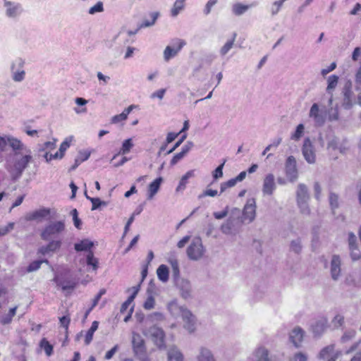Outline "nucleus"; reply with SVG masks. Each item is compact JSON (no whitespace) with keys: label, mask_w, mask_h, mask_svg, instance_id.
Here are the masks:
<instances>
[{"label":"nucleus","mask_w":361,"mask_h":361,"mask_svg":"<svg viewBox=\"0 0 361 361\" xmlns=\"http://www.w3.org/2000/svg\"><path fill=\"white\" fill-rule=\"evenodd\" d=\"M185 45V42L180 39H176L172 42L171 45H168L164 51V59L169 61L175 57L182 48Z\"/></svg>","instance_id":"10"},{"label":"nucleus","mask_w":361,"mask_h":361,"mask_svg":"<svg viewBox=\"0 0 361 361\" xmlns=\"http://www.w3.org/2000/svg\"><path fill=\"white\" fill-rule=\"evenodd\" d=\"M86 263L87 266L92 267L93 271L97 270L99 267V260L97 258L94 257L92 251H90L87 252L86 256Z\"/></svg>","instance_id":"38"},{"label":"nucleus","mask_w":361,"mask_h":361,"mask_svg":"<svg viewBox=\"0 0 361 361\" xmlns=\"http://www.w3.org/2000/svg\"><path fill=\"white\" fill-rule=\"evenodd\" d=\"M332 323L336 328L341 326L344 323V317L341 314H336L333 319Z\"/></svg>","instance_id":"58"},{"label":"nucleus","mask_w":361,"mask_h":361,"mask_svg":"<svg viewBox=\"0 0 361 361\" xmlns=\"http://www.w3.org/2000/svg\"><path fill=\"white\" fill-rule=\"evenodd\" d=\"M85 197L87 200H89L92 202V210H95L98 209L101 205L104 204L105 205L106 203L104 202H102L99 198L98 197H90L87 195V192H85Z\"/></svg>","instance_id":"46"},{"label":"nucleus","mask_w":361,"mask_h":361,"mask_svg":"<svg viewBox=\"0 0 361 361\" xmlns=\"http://www.w3.org/2000/svg\"><path fill=\"white\" fill-rule=\"evenodd\" d=\"M302 155L309 164H314L316 161V154L314 147L309 137L304 140L302 148Z\"/></svg>","instance_id":"12"},{"label":"nucleus","mask_w":361,"mask_h":361,"mask_svg":"<svg viewBox=\"0 0 361 361\" xmlns=\"http://www.w3.org/2000/svg\"><path fill=\"white\" fill-rule=\"evenodd\" d=\"M134 147L133 138H128L123 140L118 154L125 155L128 154Z\"/></svg>","instance_id":"34"},{"label":"nucleus","mask_w":361,"mask_h":361,"mask_svg":"<svg viewBox=\"0 0 361 361\" xmlns=\"http://www.w3.org/2000/svg\"><path fill=\"white\" fill-rule=\"evenodd\" d=\"M169 262L172 268V274L174 281L176 282L181 280L182 279L180 278V270L178 260L176 258H171L169 259Z\"/></svg>","instance_id":"37"},{"label":"nucleus","mask_w":361,"mask_h":361,"mask_svg":"<svg viewBox=\"0 0 361 361\" xmlns=\"http://www.w3.org/2000/svg\"><path fill=\"white\" fill-rule=\"evenodd\" d=\"M350 250V256L353 260H357L361 257V253L360 250L357 247V246H352V247H349Z\"/></svg>","instance_id":"57"},{"label":"nucleus","mask_w":361,"mask_h":361,"mask_svg":"<svg viewBox=\"0 0 361 361\" xmlns=\"http://www.w3.org/2000/svg\"><path fill=\"white\" fill-rule=\"evenodd\" d=\"M319 358L326 361H336L337 356L334 353V345H330L322 348L319 354Z\"/></svg>","instance_id":"18"},{"label":"nucleus","mask_w":361,"mask_h":361,"mask_svg":"<svg viewBox=\"0 0 361 361\" xmlns=\"http://www.w3.org/2000/svg\"><path fill=\"white\" fill-rule=\"evenodd\" d=\"M276 188L275 178L272 173L265 176L262 184V192L264 195H271Z\"/></svg>","instance_id":"16"},{"label":"nucleus","mask_w":361,"mask_h":361,"mask_svg":"<svg viewBox=\"0 0 361 361\" xmlns=\"http://www.w3.org/2000/svg\"><path fill=\"white\" fill-rule=\"evenodd\" d=\"M157 275L158 279L163 283L169 281V271L165 264H161L157 269Z\"/></svg>","instance_id":"33"},{"label":"nucleus","mask_w":361,"mask_h":361,"mask_svg":"<svg viewBox=\"0 0 361 361\" xmlns=\"http://www.w3.org/2000/svg\"><path fill=\"white\" fill-rule=\"evenodd\" d=\"M309 200V195L305 185L300 183L297 190V201Z\"/></svg>","instance_id":"39"},{"label":"nucleus","mask_w":361,"mask_h":361,"mask_svg":"<svg viewBox=\"0 0 361 361\" xmlns=\"http://www.w3.org/2000/svg\"><path fill=\"white\" fill-rule=\"evenodd\" d=\"M304 335L305 331L300 327H295L290 333V341L294 345V346L298 348L301 345Z\"/></svg>","instance_id":"17"},{"label":"nucleus","mask_w":361,"mask_h":361,"mask_svg":"<svg viewBox=\"0 0 361 361\" xmlns=\"http://www.w3.org/2000/svg\"><path fill=\"white\" fill-rule=\"evenodd\" d=\"M65 228L63 221L51 222L42 230L40 236L44 240L57 238L65 231Z\"/></svg>","instance_id":"2"},{"label":"nucleus","mask_w":361,"mask_h":361,"mask_svg":"<svg viewBox=\"0 0 361 361\" xmlns=\"http://www.w3.org/2000/svg\"><path fill=\"white\" fill-rule=\"evenodd\" d=\"M309 118L316 126H322L326 120V110L325 106L314 103L309 111Z\"/></svg>","instance_id":"4"},{"label":"nucleus","mask_w":361,"mask_h":361,"mask_svg":"<svg viewBox=\"0 0 361 361\" xmlns=\"http://www.w3.org/2000/svg\"><path fill=\"white\" fill-rule=\"evenodd\" d=\"M167 309L173 317H181L184 324L183 327L188 332L192 333L195 330L196 319L192 313L186 307L180 306L176 300L169 302Z\"/></svg>","instance_id":"1"},{"label":"nucleus","mask_w":361,"mask_h":361,"mask_svg":"<svg viewBox=\"0 0 361 361\" xmlns=\"http://www.w3.org/2000/svg\"><path fill=\"white\" fill-rule=\"evenodd\" d=\"M341 274V259L338 255H334L331 262V274L334 280H337Z\"/></svg>","instance_id":"22"},{"label":"nucleus","mask_w":361,"mask_h":361,"mask_svg":"<svg viewBox=\"0 0 361 361\" xmlns=\"http://www.w3.org/2000/svg\"><path fill=\"white\" fill-rule=\"evenodd\" d=\"M204 252L205 249L200 238H194L187 249L188 258L193 261H197L202 259Z\"/></svg>","instance_id":"5"},{"label":"nucleus","mask_w":361,"mask_h":361,"mask_svg":"<svg viewBox=\"0 0 361 361\" xmlns=\"http://www.w3.org/2000/svg\"><path fill=\"white\" fill-rule=\"evenodd\" d=\"M56 140H53L52 141H47L44 143L43 147H42L41 150H52L55 149L56 147Z\"/></svg>","instance_id":"63"},{"label":"nucleus","mask_w":361,"mask_h":361,"mask_svg":"<svg viewBox=\"0 0 361 361\" xmlns=\"http://www.w3.org/2000/svg\"><path fill=\"white\" fill-rule=\"evenodd\" d=\"M175 283L180 289V295L183 298L187 299L190 297L191 286L188 280L183 279L175 282Z\"/></svg>","instance_id":"19"},{"label":"nucleus","mask_w":361,"mask_h":361,"mask_svg":"<svg viewBox=\"0 0 361 361\" xmlns=\"http://www.w3.org/2000/svg\"><path fill=\"white\" fill-rule=\"evenodd\" d=\"M195 176V170H190L185 173L180 178L179 183L176 189V192H180L185 189L188 179Z\"/></svg>","instance_id":"30"},{"label":"nucleus","mask_w":361,"mask_h":361,"mask_svg":"<svg viewBox=\"0 0 361 361\" xmlns=\"http://www.w3.org/2000/svg\"><path fill=\"white\" fill-rule=\"evenodd\" d=\"M343 102L342 106L345 109H350L355 103L354 93L352 90V82L348 80L345 82L343 90Z\"/></svg>","instance_id":"9"},{"label":"nucleus","mask_w":361,"mask_h":361,"mask_svg":"<svg viewBox=\"0 0 361 361\" xmlns=\"http://www.w3.org/2000/svg\"><path fill=\"white\" fill-rule=\"evenodd\" d=\"M218 0H208L203 8L204 16H208L212 12V8L217 4Z\"/></svg>","instance_id":"50"},{"label":"nucleus","mask_w":361,"mask_h":361,"mask_svg":"<svg viewBox=\"0 0 361 361\" xmlns=\"http://www.w3.org/2000/svg\"><path fill=\"white\" fill-rule=\"evenodd\" d=\"M94 244L92 241L88 239H84L75 244L74 247L75 250L78 252L80 251H92L91 248L93 247Z\"/></svg>","instance_id":"32"},{"label":"nucleus","mask_w":361,"mask_h":361,"mask_svg":"<svg viewBox=\"0 0 361 361\" xmlns=\"http://www.w3.org/2000/svg\"><path fill=\"white\" fill-rule=\"evenodd\" d=\"M50 214V209L47 208H42L38 210H35L26 216V219L28 221L37 220L39 219L44 218Z\"/></svg>","instance_id":"28"},{"label":"nucleus","mask_w":361,"mask_h":361,"mask_svg":"<svg viewBox=\"0 0 361 361\" xmlns=\"http://www.w3.org/2000/svg\"><path fill=\"white\" fill-rule=\"evenodd\" d=\"M154 299L152 296H149L144 302L143 307L145 310H151L154 306Z\"/></svg>","instance_id":"62"},{"label":"nucleus","mask_w":361,"mask_h":361,"mask_svg":"<svg viewBox=\"0 0 361 361\" xmlns=\"http://www.w3.org/2000/svg\"><path fill=\"white\" fill-rule=\"evenodd\" d=\"M304 129H305L304 125L302 123L299 124L297 126L295 133L291 135V139L295 140H299L302 137V135L304 133Z\"/></svg>","instance_id":"52"},{"label":"nucleus","mask_w":361,"mask_h":361,"mask_svg":"<svg viewBox=\"0 0 361 361\" xmlns=\"http://www.w3.org/2000/svg\"><path fill=\"white\" fill-rule=\"evenodd\" d=\"M338 119V108H331L329 110V120L331 121H336Z\"/></svg>","instance_id":"59"},{"label":"nucleus","mask_w":361,"mask_h":361,"mask_svg":"<svg viewBox=\"0 0 361 361\" xmlns=\"http://www.w3.org/2000/svg\"><path fill=\"white\" fill-rule=\"evenodd\" d=\"M237 37V34L234 32L232 37L228 39L226 43L219 49V54L221 56H226L228 51L233 47Z\"/></svg>","instance_id":"31"},{"label":"nucleus","mask_w":361,"mask_h":361,"mask_svg":"<svg viewBox=\"0 0 361 361\" xmlns=\"http://www.w3.org/2000/svg\"><path fill=\"white\" fill-rule=\"evenodd\" d=\"M226 163V160H224L216 169L213 171L212 176L214 180L221 178L223 176V169L224 164Z\"/></svg>","instance_id":"51"},{"label":"nucleus","mask_w":361,"mask_h":361,"mask_svg":"<svg viewBox=\"0 0 361 361\" xmlns=\"http://www.w3.org/2000/svg\"><path fill=\"white\" fill-rule=\"evenodd\" d=\"M7 144L9 145L14 151L23 149V144L21 141L11 136H6V145Z\"/></svg>","instance_id":"35"},{"label":"nucleus","mask_w":361,"mask_h":361,"mask_svg":"<svg viewBox=\"0 0 361 361\" xmlns=\"http://www.w3.org/2000/svg\"><path fill=\"white\" fill-rule=\"evenodd\" d=\"M238 183L235 178H231L228 181L223 182L220 185V193L224 192L227 188L233 187Z\"/></svg>","instance_id":"48"},{"label":"nucleus","mask_w":361,"mask_h":361,"mask_svg":"<svg viewBox=\"0 0 361 361\" xmlns=\"http://www.w3.org/2000/svg\"><path fill=\"white\" fill-rule=\"evenodd\" d=\"M25 61L20 58L16 59L11 65V73L12 80L16 82H20L25 78V71L24 69Z\"/></svg>","instance_id":"7"},{"label":"nucleus","mask_w":361,"mask_h":361,"mask_svg":"<svg viewBox=\"0 0 361 361\" xmlns=\"http://www.w3.org/2000/svg\"><path fill=\"white\" fill-rule=\"evenodd\" d=\"M162 178L159 177L157 178L154 181H152L148 188V192H147V198L149 200L152 199L154 195L157 193V192L159 190L160 185L162 183Z\"/></svg>","instance_id":"27"},{"label":"nucleus","mask_w":361,"mask_h":361,"mask_svg":"<svg viewBox=\"0 0 361 361\" xmlns=\"http://www.w3.org/2000/svg\"><path fill=\"white\" fill-rule=\"evenodd\" d=\"M197 361H216L212 352L206 347H201L196 357Z\"/></svg>","instance_id":"24"},{"label":"nucleus","mask_w":361,"mask_h":361,"mask_svg":"<svg viewBox=\"0 0 361 361\" xmlns=\"http://www.w3.org/2000/svg\"><path fill=\"white\" fill-rule=\"evenodd\" d=\"M168 361H183V355L176 346H171L167 352Z\"/></svg>","instance_id":"26"},{"label":"nucleus","mask_w":361,"mask_h":361,"mask_svg":"<svg viewBox=\"0 0 361 361\" xmlns=\"http://www.w3.org/2000/svg\"><path fill=\"white\" fill-rule=\"evenodd\" d=\"M54 281L58 286L61 287L63 290H73L76 286V283L73 280L63 279L59 276H55Z\"/></svg>","instance_id":"23"},{"label":"nucleus","mask_w":361,"mask_h":361,"mask_svg":"<svg viewBox=\"0 0 361 361\" xmlns=\"http://www.w3.org/2000/svg\"><path fill=\"white\" fill-rule=\"evenodd\" d=\"M329 204L332 209L334 210L338 207V197L335 193L331 192L329 195Z\"/></svg>","instance_id":"55"},{"label":"nucleus","mask_w":361,"mask_h":361,"mask_svg":"<svg viewBox=\"0 0 361 361\" xmlns=\"http://www.w3.org/2000/svg\"><path fill=\"white\" fill-rule=\"evenodd\" d=\"M5 14L9 18H17L23 13V8L20 4L8 0H4Z\"/></svg>","instance_id":"11"},{"label":"nucleus","mask_w":361,"mask_h":361,"mask_svg":"<svg viewBox=\"0 0 361 361\" xmlns=\"http://www.w3.org/2000/svg\"><path fill=\"white\" fill-rule=\"evenodd\" d=\"M298 205L302 214H308L310 213V208L307 204L308 200H299Z\"/></svg>","instance_id":"53"},{"label":"nucleus","mask_w":361,"mask_h":361,"mask_svg":"<svg viewBox=\"0 0 361 361\" xmlns=\"http://www.w3.org/2000/svg\"><path fill=\"white\" fill-rule=\"evenodd\" d=\"M61 241L60 240H55L50 241L47 245L42 246L38 250V253L45 255L49 252H55L60 248Z\"/></svg>","instance_id":"21"},{"label":"nucleus","mask_w":361,"mask_h":361,"mask_svg":"<svg viewBox=\"0 0 361 361\" xmlns=\"http://www.w3.org/2000/svg\"><path fill=\"white\" fill-rule=\"evenodd\" d=\"M14 223H9L6 226L0 227V236L6 235L8 232L13 229Z\"/></svg>","instance_id":"60"},{"label":"nucleus","mask_w":361,"mask_h":361,"mask_svg":"<svg viewBox=\"0 0 361 361\" xmlns=\"http://www.w3.org/2000/svg\"><path fill=\"white\" fill-rule=\"evenodd\" d=\"M326 140L328 141V150H336L338 149V140L332 133H329L326 135Z\"/></svg>","instance_id":"43"},{"label":"nucleus","mask_w":361,"mask_h":361,"mask_svg":"<svg viewBox=\"0 0 361 361\" xmlns=\"http://www.w3.org/2000/svg\"><path fill=\"white\" fill-rule=\"evenodd\" d=\"M185 0H176L170 10V16L172 18L177 17L185 9Z\"/></svg>","instance_id":"29"},{"label":"nucleus","mask_w":361,"mask_h":361,"mask_svg":"<svg viewBox=\"0 0 361 361\" xmlns=\"http://www.w3.org/2000/svg\"><path fill=\"white\" fill-rule=\"evenodd\" d=\"M128 119L126 114L122 111L121 114L115 115L111 117L110 122L111 124H120L121 126L124 125V122Z\"/></svg>","instance_id":"44"},{"label":"nucleus","mask_w":361,"mask_h":361,"mask_svg":"<svg viewBox=\"0 0 361 361\" xmlns=\"http://www.w3.org/2000/svg\"><path fill=\"white\" fill-rule=\"evenodd\" d=\"M145 334L151 338L154 344L159 349H164L166 348L165 333L162 329L153 326L149 328Z\"/></svg>","instance_id":"6"},{"label":"nucleus","mask_w":361,"mask_h":361,"mask_svg":"<svg viewBox=\"0 0 361 361\" xmlns=\"http://www.w3.org/2000/svg\"><path fill=\"white\" fill-rule=\"evenodd\" d=\"M103 11V3L102 1H98L94 6L90 8L88 13L91 15H94L97 13H101Z\"/></svg>","instance_id":"54"},{"label":"nucleus","mask_w":361,"mask_h":361,"mask_svg":"<svg viewBox=\"0 0 361 361\" xmlns=\"http://www.w3.org/2000/svg\"><path fill=\"white\" fill-rule=\"evenodd\" d=\"M25 152L28 154L23 156L20 159L16 160L13 165L12 174L14 178H19L22 175L23 171L27 166L28 164L32 159V157L30 154V150L25 149Z\"/></svg>","instance_id":"8"},{"label":"nucleus","mask_w":361,"mask_h":361,"mask_svg":"<svg viewBox=\"0 0 361 361\" xmlns=\"http://www.w3.org/2000/svg\"><path fill=\"white\" fill-rule=\"evenodd\" d=\"M17 308H18V307L16 306L9 310L8 313L6 315H5L4 317H3V318L1 319L2 324H8L11 323L13 317L15 316V314L16 313Z\"/></svg>","instance_id":"47"},{"label":"nucleus","mask_w":361,"mask_h":361,"mask_svg":"<svg viewBox=\"0 0 361 361\" xmlns=\"http://www.w3.org/2000/svg\"><path fill=\"white\" fill-rule=\"evenodd\" d=\"M355 334L356 332L355 330L346 331L341 337V341L343 343H345L350 341L355 337Z\"/></svg>","instance_id":"56"},{"label":"nucleus","mask_w":361,"mask_h":361,"mask_svg":"<svg viewBox=\"0 0 361 361\" xmlns=\"http://www.w3.org/2000/svg\"><path fill=\"white\" fill-rule=\"evenodd\" d=\"M42 263L49 264V261L47 259H42V260L33 261L27 267V271L28 272H32V271H37V270H38L40 268L41 264Z\"/></svg>","instance_id":"45"},{"label":"nucleus","mask_w":361,"mask_h":361,"mask_svg":"<svg viewBox=\"0 0 361 361\" xmlns=\"http://www.w3.org/2000/svg\"><path fill=\"white\" fill-rule=\"evenodd\" d=\"M339 78L336 75H331L327 78L326 92L332 96L333 92L338 83Z\"/></svg>","instance_id":"36"},{"label":"nucleus","mask_w":361,"mask_h":361,"mask_svg":"<svg viewBox=\"0 0 361 361\" xmlns=\"http://www.w3.org/2000/svg\"><path fill=\"white\" fill-rule=\"evenodd\" d=\"M286 174L290 181L293 182L298 178L296 161L294 157L289 156L286 162Z\"/></svg>","instance_id":"15"},{"label":"nucleus","mask_w":361,"mask_h":361,"mask_svg":"<svg viewBox=\"0 0 361 361\" xmlns=\"http://www.w3.org/2000/svg\"><path fill=\"white\" fill-rule=\"evenodd\" d=\"M238 221L234 219L229 218L224 224L221 226V231L226 235H235L238 230L235 227V224Z\"/></svg>","instance_id":"20"},{"label":"nucleus","mask_w":361,"mask_h":361,"mask_svg":"<svg viewBox=\"0 0 361 361\" xmlns=\"http://www.w3.org/2000/svg\"><path fill=\"white\" fill-rule=\"evenodd\" d=\"M132 344L134 353L140 361H149L147 355L145 343L141 335L133 332Z\"/></svg>","instance_id":"3"},{"label":"nucleus","mask_w":361,"mask_h":361,"mask_svg":"<svg viewBox=\"0 0 361 361\" xmlns=\"http://www.w3.org/2000/svg\"><path fill=\"white\" fill-rule=\"evenodd\" d=\"M328 320L324 316L315 318L310 324V329L315 336H320L327 327Z\"/></svg>","instance_id":"13"},{"label":"nucleus","mask_w":361,"mask_h":361,"mask_svg":"<svg viewBox=\"0 0 361 361\" xmlns=\"http://www.w3.org/2000/svg\"><path fill=\"white\" fill-rule=\"evenodd\" d=\"M106 290L105 288H102L99 290L97 295L94 297V298L92 300V308H94L99 302V300L101 299L102 296L106 293Z\"/></svg>","instance_id":"61"},{"label":"nucleus","mask_w":361,"mask_h":361,"mask_svg":"<svg viewBox=\"0 0 361 361\" xmlns=\"http://www.w3.org/2000/svg\"><path fill=\"white\" fill-rule=\"evenodd\" d=\"M250 7L249 5H245L241 3L233 4L232 11L235 16H241L245 13Z\"/></svg>","instance_id":"40"},{"label":"nucleus","mask_w":361,"mask_h":361,"mask_svg":"<svg viewBox=\"0 0 361 361\" xmlns=\"http://www.w3.org/2000/svg\"><path fill=\"white\" fill-rule=\"evenodd\" d=\"M159 16V12H152L150 13L151 20H145L139 26V28H143L147 27H150L154 25L156 20H157Z\"/></svg>","instance_id":"42"},{"label":"nucleus","mask_w":361,"mask_h":361,"mask_svg":"<svg viewBox=\"0 0 361 361\" xmlns=\"http://www.w3.org/2000/svg\"><path fill=\"white\" fill-rule=\"evenodd\" d=\"M73 137L69 136L67 137L63 142L61 144L59 147V152L64 156L65 152L68 149V148L71 145V142L73 141Z\"/></svg>","instance_id":"49"},{"label":"nucleus","mask_w":361,"mask_h":361,"mask_svg":"<svg viewBox=\"0 0 361 361\" xmlns=\"http://www.w3.org/2000/svg\"><path fill=\"white\" fill-rule=\"evenodd\" d=\"M256 216V202L254 198H250L247 200V202L243 208V217L244 220H248V222H252Z\"/></svg>","instance_id":"14"},{"label":"nucleus","mask_w":361,"mask_h":361,"mask_svg":"<svg viewBox=\"0 0 361 361\" xmlns=\"http://www.w3.org/2000/svg\"><path fill=\"white\" fill-rule=\"evenodd\" d=\"M139 290H140L139 285L133 286L131 288H130L128 290L129 291H132V293L128 297V298L121 305V307L120 309L121 313H124L127 310V309L128 308L130 305L133 302L135 298L136 297L137 293L139 292Z\"/></svg>","instance_id":"25"},{"label":"nucleus","mask_w":361,"mask_h":361,"mask_svg":"<svg viewBox=\"0 0 361 361\" xmlns=\"http://www.w3.org/2000/svg\"><path fill=\"white\" fill-rule=\"evenodd\" d=\"M97 77L102 85H106L110 80V77L104 75L102 72H97Z\"/></svg>","instance_id":"64"},{"label":"nucleus","mask_w":361,"mask_h":361,"mask_svg":"<svg viewBox=\"0 0 361 361\" xmlns=\"http://www.w3.org/2000/svg\"><path fill=\"white\" fill-rule=\"evenodd\" d=\"M39 347L44 350L45 354L49 357L53 353V345L46 338H42L39 342Z\"/></svg>","instance_id":"41"}]
</instances>
